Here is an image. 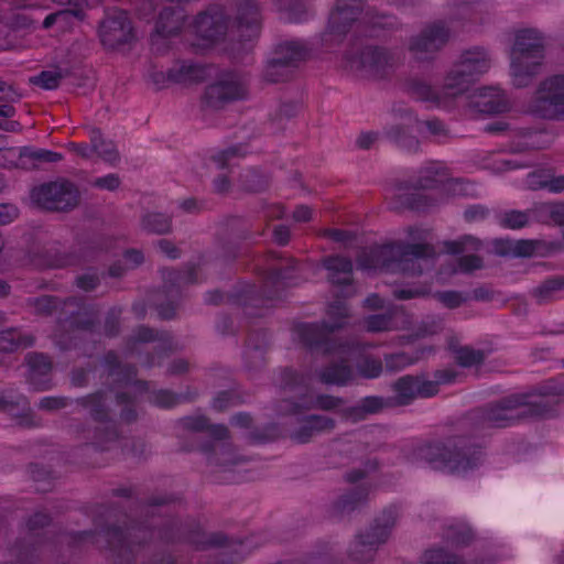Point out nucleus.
Wrapping results in <instances>:
<instances>
[{
    "mask_svg": "<svg viewBox=\"0 0 564 564\" xmlns=\"http://www.w3.org/2000/svg\"><path fill=\"white\" fill-rule=\"evenodd\" d=\"M491 64L490 53L484 47L475 46L460 53L446 72L440 88L425 80L413 79L409 84V91L413 98L431 107L447 109L471 84L489 72Z\"/></svg>",
    "mask_w": 564,
    "mask_h": 564,
    "instance_id": "obj_1",
    "label": "nucleus"
},
{
    "mask_svg": "<svg viewBox=\"0 0 564 564\" xmlns=\"http://www.w3.org/2000/svg\"><path fill=\"white\" fill-rule=\"evenodd\" d=\"M335 55L340 66L359 77L382 78L394 67L393 55L369 45L361 37H317V57Z\"/></svg>",
    "mask_w": 564,
    "mask_h": 564,
    "instance_id": "obj_2",
    "label": "nucleus"
},
{
    "mask_svg": "<svg viewBox=\"0 0 564 564\" xmlns=\"http://www.w3.org/2000/svg\"><path fill=\"white\" fill-rule=\"evenodd\" d=\"M335 55L340 66L359 77L382 78L394 67L393 55L369 45L361 37H317V57Z\"/></svg>",
    "mask_w": 564,
    "mask_h": 564,
    "instance_id": "obj_3",
    "label": "nucleus"
},
{
    "mask_svg": "<svg viewBox=\"0 0 564 564\" xmlns=\"http://www.w3.org/2000/svg\"><path fill=\"white\" fill-rule=\"evenodd\" d=\"M408 459L412 464L425 463L435 470L466 476L481 464V451L464 436H452L415 446Z\"/></svg>",
    "mask_w": 564,
    "mask_h": 564,
    "instance_id": "obj_4",
    "label": "nucleus"
},
{
    "mask_svg": "<svg viewBox=\"0 0 564 564\" xmlns=\"http://www.w3.org/2000/svg\"><path fill=\"white\" fill-rule=\"evenodd\" d=\"M435 254L434 247L429 243L394 241L364 251L358 258V264L364 270L386 269L419 275L433 267Z\"/></svg>",
    "mask_w": 564,
    "mask_h": 564,
    "instance_id": "obj_5",
    "label": "nucleus"
},
{
    "mask_svg": "<svg viewBox=\"0 0 564 564\" xmlns=\"http://www.w3.org/2000/svg\"><path fill=\"white\" fill-rule=\"evenodd\" d=\"M344 325L341 322L333 324H303L299 334L305 345L323 347L325 352L334 354L339 360L332 361L319 371V380L325 384L345 386L354 378V371L348 365L358 352L359 346L330 339V334Z\"/></svg>",
    "mask_w": 564,
    "mask_h": 564,
    "instance_id": "obj_6",
    "label": "nucleus"
},
{
    "mask_svg": "<svg viewBox=\"0 0 564 564\" xmlns=\"http://www.w3.org/2000/svg\"><path fill=\"white\" fill-rule=\"evenodd\" d=\"M551 404L549 398L542 394H512L485 409L484 424L489 427H507L524 417L544 415Z\"/></svg>",
    "mask_w": 564,
    "mask_h": 564,
    "instance_id": "obj_7",
    "label": "nucleus"
},
{
    "mask_svg": "<svg viewBox=\"0 0 564 564\" xmlns=\"http://www.w3.org/2000/svg\"><path fill=\"white\" fill-rule=\"evenodd\" d=\"M447 180V167L441 162H429L419 171L416 178L410 183L398 184L391 193V208L393 209H425L432 206L431 199L417 189H433L442 187Z\"/></svg>",
    "mask_w": 564,
    "mask_h": 564,
    "instance_id": "obj_8",
    "label": "nucleus"
},
{
    "mask_svg": "<svg viewBox=\"0 0 564 564\" xmlns=\"http://www.w3.org/2000/svg\"><path fill=\"white\" fill-rule=\"evenodd\" d=\"M545 53L543 37H516L510 50V76L516 87H528L541 74Z\"/></svg>",
    "mask_w": 564,
    "mask_h": 564,
    "instance_id": "obj_9",
    "label": "nucleus"
},
{
    "mask_svg": "<svg viewBox=\"0 0 564 564\" xmlns=\"http://www.w3.org/2000/svg\"><path fill=\"white\" fill-rule=\"evenodd\" d=\"M394 122L384 129L386 137L408 151L419 149V140L411 134L413 130L421 131L425 128L437 141L449 137L445 124L438 119L420 121L410 109L399 107L393 109Z\"/></svg>",
    "mask_w": 564,
    "mask_h": 564,
    "instance_id": "obj_10",
    "label": "nucleus"
},
{
    "mask_svg": "<svg viewBox=\"0 0 564 564\" xmlns=\"http://www.w3.org/2000/svg\"><path fill=\"white\" fill-rule=\"evenodd\" d=\"M398 518L397 508L384 509L368 529L355 536L348 547V557L358 564L371 562L379 546L389 540Z\"/></svg>",
    "mask_w": 564,
    "mask_h": 564,
    "instance_id": "obj_11",
    "label": "nucleus"
},
{
    "mask_svg": "<svg viewBox=\"0 0 564 564\" xmlns=\"http://www.w3.org/2000/svg\"><path fill=\"white\" fill-rule=\"evenodd\" d=\"M311 56L312 51L301 41L284 39L270 52L262 76L269 83L286 82Z\"/></svg>",
    "mask_w": 564,
    "mask_h": 564,
    "instance_id": "obj_12",
    "label": "nucleus"
},
{
    "mask_svg": "<svg viewBox=\"0 0 564 564\" xmlns=\"http://www.w3.org/2000/svg\"><path fill=\"white\" fill-rule=\"evenodd\" d=\"M284 389L293 391L297 401L284 400L280 405L283 414H296L303 410L319 409L324 411L334 410L343 404V400L328 394L317 397L308 395L307 378L296 371L286 369L282 372Z\"/></svg>",
    "mask_w": 564,
    "mask_h": 564,
    "instance_id": "obj_13",
    "label": "nucleus"
},
{
    "mask_svg": "<svg viewBox=\"0 0 564 564\" xmlns=\"http://www.w3.org/2000/svg\"><path fill=\"white\" fill-rule=\"evenodd\" d=\"M151 536L145 527H130L126 530L113 528L98 533L95 542L106 543L116 564H131Z\"/></svg>",
    "mask_w": 564,
    "mask_h": 564,
    "instance_id": "obj_14",
    "label": "nucleus"
},
{
    "mask_svg": "<svg viewBox=\"0 0 564 564\" xmlns=\"http://www.w3.org/2000/svg\"><path fill=\"white\" fill-rule=\"evenodd\" d=\"M528 111L543 119L564 117V74L549 76L539 84Z\"/></svg>",
    "mask_w": 564,
    "mask_h": 564,
    "instance_id": "obj_15",
    "label": "nucleus"
},
{
    "mask_svg": "<svg viewBox=\"0 0 564 564\" xmlns=\"http://www.w3.org/2000/svg\"><path fill=\"white\" fill-rule=\"evenodd\" d=\"M31 202L47 210H66L75 207L79 200L76 186L68 181L50 182L34 187Z\"/></svg>",
    "mask_w": 564,
    "mask_h": 564,
    "instance_id": "obj_16",
    "label": "nucleus"
},
{
    "mask_svg": "<svg viewBox=\"0 0 564 564\" xmlns=\"http://www.w3.org/2000/svg\"><path fill=\"white\" fill-rule=\"evenodd\" d=\"M76 403L84 409H87L94 421L105 425L104 429H100L99 426L95 429L91 443L102 451L110 449L112 444L118 441V433L115 425L109 422L105 394L101 392L90 394L88 397L77 399Z\"/></svg>",
    "mask_w": 564,
    "mask_h": 564,
    "instance_id": "obj_17",
    "label": "nucleus"
},
{
    "mask_svg": "<svg viewBox=\"0 0 564 564\" xmlns=\"http://www.w3.org/2000/svg\"><path fill=\"white\" fill-rule=\"evenodd\" d=\"M365 0H337L328 15L326 30L329 35H360Z\"/></svg>",
    "mask_w": 564,
    "mask_h": 564,
    "instance_id": "obj_18",
    "label": "nucleus"
},
{
    "mask_svg": "<svg viewBox=\"0 0 564 564\" xmlns=\"http://www.w3.org/2000/svg\"><path fill=\"white\" fill-rule=\"evenodd\" d=\"M248 94V80L236 73L224 74L205 90V102L210 108H220L225 104L243 99Z\"/></svg>",
    "mask_w": 564,
    "mask_h": 564,
    "instance_id": "obj_19",
    "label": "nucleus"
},
{
    "mask_svg": "<svg viewBox=\"0 0 564 564\" xmlns=\"http://www.w3.org/2000/svg\"><path fill=\"white\" fill-rule=\"evenodd\" d=\"M164 0H139V11L147 15L154 12L159 7L161 11L155 22V35H175L186 31L188 21L184 11L176 6H164Z\"/></svg>",
    "mask_w": 564,
    "mask_h": 564,
    "instance_id": "obj_20",
    "label": "nucleus"
},
{
    "mask_svg": "<svg viewBox=\"0 0 564 564\" xmlns=\"http://www.w3.org/2000/svg\"><path fill=\"white\" fill-rule=\"evenodd\" d=\"M228 434V429L223 424L214 425L210 429L213 441L200 447L210 466L228 469L239 463L240 459L232 445L227 442Z\"/></svg>",
    "mask_w": 564,
    "mask_h": 564,
    "instance_id": "obj_21",
    "label": "nucleus"
},
{
    "mask_svg": "<svg viewBox=\"0 0 564 564\" xmlns=\"http://www.w3.org/2000/svg\"><path fill=\"white\" fill-rule=\"evenodd\" d=\"M393 397H389L393 408L411 404L416 398H431L436 394L435 383L423 377L403 376L393 384Z\"/></svg>",
    "mask_w": 564,
    "mask_h": 564,
    "instance_id": "obj_22",
    "label": "nucleus"
},
{
    "mask_svg": "<svg viewBox=\"0 0 564 564\" xmlns=\"http://www.w3.org/2000/svg\"><path fill=\"white\" fill-rule=\"evenodd\" d=\"M228 23L225 10L219 6H213L191 19L188 26L198 35H220L228 30Z\"/></svg>",
    "mask_w": 564,
    "mask_h": 564,
    "instance_id": "obj_23",
    "label": "nucleus"
},
{
    "mask_svg": "<svg viewBox=\"0 0 564 564\" xmlns=\"http://www.w3.org/2000/svg\"><path fill=\"white\" fill-rule=\"evenodd\" d=\"M470 105L479 112L496 115L509 109L506 96L494 87L479 88L473 96Z\"/></svg>",
    "mask_w": 564,
    "mask_h": 564,
    "instance_id": "obj_24",
    "label": "nucleus"
},
{
    "mask_svg": "<svg viewBox=\"0 0 564 564\" xmlns=\"http://www.w3.org/2000/svg\"><path fill=\"white\" fill-rule=\"evenodd\" d=\"M336 426L335 420L326 415H308L306 416L299 429L293 431L290 437L299 443H308L314 436L332 432Z\"/></svg>",
    "mask_w": 564,
    "mask_h": 564,
    "instance_id": "obj_25",
    "label": "nucleus"
},
{
    "mask_svg": "<svg viewBox=\"0 0 564 564\" xmlns=\"http://www.w3.org/2000/svg\"><path fill=\"white\" fill-rule=\"evenodd\" d=\"M85 21L80 10L61 9L50 13L42 22L41 28L44 31H55L58 33H73Z\"/></svg>",
    "mask_w": 564,
    "mask_h": 564,
    "instance_id": "obj_26",
    "label": "nucleus"
},
{
    "mask_svg": "<svg viewBox=\"0 0 564 564\" xmlns=\"http://www.w3.org/2000/svg\"><path fill=\"white\" fill-rule=\"evenodd\" d=\"M205 66L193 62H177L167 70V78L171 83L178 85H193L204 82L207 78Z\"/></svg>",
    "mask_w": 564,
    "mask_h": 564,
    "instance_id": "obj_27",
    "label": "nucleus"
},
{
    "mask_svg": "<svg viewBox=\"0 0 564 564\" xmlns=\"http://www.w3.org/2000/svg\"><path fill=\"white\" fill-rule=\"evenodd\" d=\"M447 37H409L408 51L416 62H431L445 47Z\"/></svg>",
    "mask_w": 564,
    "mask_h": 564,
    "instance_id": "obj_28",
    "label": "nucleus"
},
{
    "mask_svg": "<svg viewBox=\"0 0 564 564\" xmlns=\"http://www.w3.org/2000/svg\"><path fill=\"white\" fill-rule=\"evenodd\" d=\"M105 364L107 366L109 376L113 381L124 384L130 390L134 391H148V382L133 381L135 377V369L130 366H121L118 361V357L113 352H108L105 357Z\"/></svg>",
    "mask_w": 564,
    "mask_h": 564,
    "instance_id": "obj_29",
    "label": "nucleus"
},
{
    "mask_svg": "<svg viewBox=\"0 0 564 564\" xmlns=\"http://www.w3.org/2000/svg\"><path fill=\"white\" fill-rule=\"evenodd\" d=\"M132 23L126 11L111 9L106 11L104 19L99 22V35H131Z\"/></svg>",
    "mask_w": 564,
    "mask_h": 564,
    "instance_id": "obj_30",
    "label": "nucleus"
},
{
    "mask_svg": "<svg viewBox=\"0 0 564 564\" xmlns=\"http://www.w3.org/2000/svg\"><path fill=\"white\" fill-rule=\"evenodd\" d=\"M327 280L334 285H349L352 281V262L341 256H332L323 260Z\"/></svg>",
    "mask_w": 564,
    "mask_h": 564,
    "instance_id": "obj_31",
    "label": "nucleus"
},
{
    "mask_svg": "<svg viewBox=\"0 0 564 564\" xmlns=\"http://www.w3.org/2000/svg\"><path fill=\"white\" fill-rule=\"evenodd\" d=\"M235 23L238 32L260 31L261 15L254 0H238Z\"/></svg>",
    "mask_w": 564,
    "mask_h": 564,
    "instance_id": "obj_32",
    "label": "nucleus"
},
{
    "mask_svg": "<svg viewBox=\"0 0 564 564\" xmlns=\"http://www.w3.org/2000/svg\"><path fill=\"white\" fill-rule=\"evenodd\" d=\"M28 365L30 368L29 381L35 390L43 391L51 387L47 375L52 369V364L43 354L28 355Z\"/></svg>",
    "mask_w": 564,
    "mask_h": 564,
    "instance_id": "obj_33",
    "label": "nucleus"
},
{
    "mask_svg": "<svg viewBox=\"0 0 564 564\" xmlns=\"http://www.w3.org/2000/svg\"><path fill=\"white\" fill-rule=\"evenodd\" d=\"M400 28L395 18L391 15L379 14L376 12L362 13V23L360 24V35L368 33L378 34L384 32H400Z\"/></svg>",
    "mask_w": 564,
    "mask_h": 564,
    "instance_id": "obj_34",
    "label": "nucleus"
},
{
    "mask_svg": "<svg viewBox=\"0 0 564 564\" xmlns=\"http://www.w3.org/2000/svg\"><path fill=\"white\" fill-rule=\"evenodd\" d=\"M21 150L22 162L18 163V169L22 170L40 169L44 163H55L63 159L61 153L46 149L23 147Z\"/></svg>",
    "mask_w": 564,
    "mask_h": 564,
    "instance_id": "obj_35",
    "label": "nucleus"
},
{
    "mask_svg": "<svg viewBox=\"0 0 564 564\" xmlns=\"http://www.w3.org/2000/svg\"><path fill=\"white\" fill-rule=\"evenodd\" d=\"M34 337L31 334H22L15 328L0 333V351L12 352L32 346Z\"/></svg>",
    "mask_w": 564,
    "mask_h": 564,
    "instance_id": "obj_36",
    "label": "nucleus"
},
{
    "mask_svg": "<svg viewBox=\"0 0 564 564\" xmlns=\"http://www.w3.org/2000/svg\"><path fill=\"white\" fill-rule=\"evenodd\" d=\"M89 140L93 145V150L101 160L111 164L119 160V153L116 145L111 140L105 139L99 129L93 128L90 130Z\"/></svg>",
    "mask_w": 564,
    "mask_h": 564,
    "instance_id": "obj_37",
    "label": "nucleus"
},
{
    "mask_svg": "<svg viewBox=\"0 0 564 564\" xmlns=\"http://www.w3.org/2000/svg\"><path fill=\"white\" fill-rule=\"evenodd\" d=\"M221 40L220 54H226L232 59H242L253 50L251 37H217Z\"/></svg>",
    "mask_w": 564,
    "mask_h": 564,
    "instance_id": "obj_38",
    "label": "nucleus"
},
{
    "mask_svg": "<svg viewBox=\"0 0 564 564\" xmlns=\"http://www.w3.org/2000/svg\"><path fill=\"white\" fill-rule=\"evenodd\" d=\"M561 292H564V275L544 281L532 291V295L539 304H544L556 299Z\"/></svg>",
    "mask_w": 564,
    "mask_h": 564,
    "instance_id": "obj_39",
    "label": "nucleus"
},
{
    "mask_svg": "<svg viewBox=\"0 0 564 564\" xmlns=\"http://www.w3.org/2000/svg\"><path fill=\"white\" fill-rule=\"evenodd\" d=\"M163 278L167 289V294L171 297H176L178 295V289L182 285L197 282L194 269H188L184 272L166 270L163 272Z\"/></svg>",
    "mask_w": 564,
    "mask_h": 564,
    "instance_id": "obj_40",
    "label": "nucleus"
},
{
    "mask_svg": "<svg viewBox=\"0 0 564 564\" xmlns=\"http://www.w3.org/2000/svg\"><path fill=\"white\" fill-rule=\"evenodd\" d=\"M141 227L149 234L165 235L171 231L172 218L162 213H148L141 219Z\"/></svg>",
    "mask_w": 564,
    "mask_h": 564,
    "instance_id": "obj_41",
    "label": "nucleus"
},
{
    "mask_svg": "<svg viewBox=\"0 0 564 564\" xmlns=\"http://www.w3.org/2000/svg\"><path fill=\"white\" fill-rule=\"evenodd\" d=\"M367 495L368 494L365 488H355L339 497L335 503V509L340 514L349 513L366 501Z\"/></svg>",
    "mask_w": 564,
    "mask_h": 564,
    "instance_id": "obj_42",
    "label": "nucleus"
},
{
    "mask_svg": "<svg viewBox=\"0 0 564 564\" xmlns=\"http://www.w3.org/2000/svg\"><path fill=\"white\" fill-rule=\"evenodd\" d=\"M68 75L67 70L62 68L42 70L39 75L30 78V83L43 89L52 90L59 86L63 78Z\"/></svg>",
    "mask_w": 564,
    "mask_h": 564,
    "instance_id": "obj_43",
    "label": "nucleus"
},
{
    "mask_svg": "<svg viewBox=\"0 0 564 564\" xmlns=\"http://www.w3.org/2000/svg\"><path fill=\"white\" fill-rule=\"evenodd\" d=\"M192 53L197 55L220 54L221 40L217 37H186Z\"/></svg>",
    "mask_w": 564,
    "mask_h": 564,
    "instance_id": "obj_44",
    "label": "nucleus"
},
{
    "mask_svg": "<svg viewBox=\"0 0 564 564\" xmlns=\"http://www.w3.org/2000/svg\"><path fill=\"white\" fill-rule=\"evenodd\" d=\"M455 360L464 368L479 366L485 360V352L480 349L464 346L455 350Z\"/></svg>",
    "mask_w": 564,
    "mask_h": 564,
    "instance_id": "obj_45",
    "label": "nucleus"
},
{
    "mask_svg": "<svg viewBox=\"0 0 564 564\" xmlns=\"http://www.w3.org/2000/svg\"><path fill=\"white\" fill-rule=\"evenodd\" d=\"M529 213L521 210H508L498 215V224L508 229H520L529 224Z\"/></svg>",
    "mask_w": 564,
    "mask_h": 564,
    "instance_id": "obj_46",
    "label": "nucleus"
},
{
    "mask_svg": "<svg viewBox=\"0 0 564 564\" xmlns=\"http://www.w3.org/2000/svg\"><path fill=\"white\" fill-rule=\"evenodd\" d=\"M397 311L390 312L388 314H376L370 315L365 319V327L368 332L371 333H380V332H389L394 329L393 316Z\"/></svg>",
    "mask_w": 564,
    "mask_h": 564,
    "instance_id": "obj_47",
    "label": "nucleus"
},
{
    "mask_svg": "<svg viewBox=\"0 0 564 564\" xmlns=\"http://www.w3.org/2000/svg\"><path fill=\"white\" fill-rule=\"evenodd\" d=\"M333 447L339 454L349 458L358 457L366 451V446L357 437H343L334 441Z\"/></svg>",
    "mask_w": 564,
    "mask_h": 564,
    "instance_id": "obj_48",
    "label": "nucleus"
},
{
    "mask_svg": "<svg viewBox=\"0 0 564 564\" xmlns=\"http://www.w3.org/2000/svg\"><path fill=\"white\" fill-rule=\"evenodd\" d=\"M499 245L508 246V249H498L499 256L530 257L535 251V242L532 240H517Z\"/></svg>",
    "mask_w": 564,
    "mask_h": 564,
    "instance_id": "obj_49",
    "label": "nucleus"
},
{
    "mask_svg": "<svg viewBox=\"0 0 564 564\" xmlns=\"http://www.w3.org/2000/svg\"><path fill=\"white\" fill-rule=\"evenodd\" d=\"M422 561L423 564H465L456 554L442 547L427 550Z\"/></svg>",
    "mask_w": 564,
    "mask_h": 564,
    "instance_id": "obj_50",
    "label": "nucleus"
},
{
    "mask_svg": "<svg viewBox=\"0 0 564 564\" xmlns=\"http://www.w3.org/2000/svg\"><path fill=\"white\" fill-rule=\"evenodd\" d=\"M61 302L53 296L43 295L39 297L28 299L26 305L33 310L37 315H50L57 310Z\"/></svg>",
    "mask_w": 564,
    "mask_h": 564,
    "instance_id": "obj_51",
    "label": "nucleus"
},
{
    "mask_svg": "<svg viewBox=\"0 0 564 564\" xmlns=\"http://www.w3.org/2000/svg\"><path fill=\"white\" fill-rule=\"evenodd\" d=\"M446 539L453 544L465 545L474 539V533L468 525L458 523L447 528Z\"/></svg>",
    "mask_w": 564,
    "mask_h": 564,
    "instance_id": "obj_52",
    "label": "nucleus"
},
{
    "mask_svg": "<svg viewBox=\"0 0 564 564\" xmlns=\"http://www.w3.org/2000/svg\"><path fill=\"white\" fill-rule=\"evenodd\" d=\"M357 370L364 378H378L382 372V362L377 358L364 357L357 362Z\"/></svg>",
    "mask_w": 564,
    "mask_h": 564,
    "instance_id": "obj_53",
    "label": "nucleus"
},
{
    "mask_svg": "<svg viewBox=\"0 0 564 564\" xmlns=\"http://www.w3.org/2000/svg\"><path fill=\"white\" fill-rule=\"evenodd\" d=\"M361 409L366 415L379 413L386 409L393 408L389 398L382 397H366L359 401Z\"/></svg>",
    "mask_w": 564,
    "mask_h": 564,
    "instance_id": "obj_54",
    "label": "nucleus"
},
{
    "mask_svg": "<svg viewBox=\"0 0 564 564\" xmlns=\"http://www.w3.org/2000/svg\"><path fill=\"white\" fill-rule=\"evenodd\" d=\"M137 37H100L101 45L110 52L127 53L135 42Z\"/></svg>",
    "mask_w": 564,
    "mask_h": 564,
    "instance_id": "obj_55",
    "label": "nucleus"
},
{
    "mask_svg": "<svg viewBox=\"0 0 564 564\" xmlns=\"http://www.w3.org/2000/svg\"><path fill=\"white\" fill-rule=\"evenodd\" d=\"M28 408L26 399L21 395H0V411L14 414L15 410H25Z\"/></svg>",
    "mask_w": 564,
    "mask_h": 564,
    "instance_id": "obj_56",
    "label": "nucleus"
},
{
    "mask_svg": "<svg viewBox=\"0 0 564 564\" xmlns=\"http://www.w3.org/2000/svg\"><path fill=\"white\" fill-rule=\"evenodd\" d=\"M434 297L447 308L459 307L467 301V296L458 291L437 292Z\"/></svg>",
    "mask_w": 564,
    "mask_h": 564,
    "instance_id": "obj_57",
    "label": "nucleus"
},
{
    "mask_svg": "<svg viewBox=\"0 0 564 564\" xmlns=\"http://www.w3.org/2000/svg\"><path fill=\"white\" fill-rule=\"evenodd\" d=\"M480 246L481 242L478 239L471 236H466L459 240L448 242L447 251L451 253H462L465 251L478 250Z\"/></svg>",
    "mask_w": 564,
    "mask_h": 564,
    "instance_id": "obj_58",
    "label": "nucleus"
},
{
    "mask_svg": "<svg viewBox=\"0 0 564 564\" xmlns=\"http://www.w3.org/2000/svg\"><path fill=\"white\" fill-rule=\"evenodd\" d=\"M150 402L161 408H171L177 404L181 400V397L174 394L169 390H158L153 391L149 395Z\"/></svg>",
    "mask_w": 564,
    "mask_h": 564,
    "instance_id": "obj_59",
    "label": "nucleus"
},
{
    "mask_svg": "<svg viewBox=\"0 0 564 564\" xmlns=\"http://www.w3.org/2000/svg\"><path fill=\"white\" fill-rule=\"evenodd\" d=\"M462 373L455 370L454 368H445L436 370L434 373V380H429L432 383H435L436 394L440 391V386L442 384H451L458 381Z\"/></svg>",
    "mask_w": 564,
    "mask_h": 564,
    "instance_id": "obj_60",
    "label": "nucleus"
},
{
    "mask_svg": "<svg viewBox=\"0 0 564 564\" xmlns=\"http://www.w3.org/2000/svg\"><path fill=\"white\" fill-rule=\"evenodd\" d=\"M242 402L241 398L230 391L219 392L213 401V408L217 411H224L230 406L238 405Z\"/></svg>",
    "mask_w": 564,
    "mask_h": 564,
    "instance_id": "obj_61",
    "label": "nucleus"
},
{
    "mask_svg": "<svg viewBox=\"0 0 564 564\" xmlns=\"http://www.w3.org/2000/svg\"><path fill=\"white\" fill-rule=\"evenodd\" d=\"M535 174L530 175L529 185L532 188L546 187L550 192L553 193H560L564 191V175L539 182H535Z\"/></svg>",
    "mask_w": 564,
    "mask_h": 564,
    "instance_id": "obj_62",
    "label": "nucleus"
},
{
    "mask_svg": "<svg viewBox=\"0 0 564 564\" xmlns=\"http://www.w3.org/2000/svg\"><path fill=\"white\" fill-rule=\"evenodd\" d=\"M247 153L242 147L228 148L213 158L218 169H225L235 158L245 156Z\"/></svg>",
    "mask_w": 564,
    "mask_h": 564,
    "instance_id": "obj_63",
    "label": "nucleus"
},
{
    "mask_svg": "<svg viewBox=\"0 0 564 564\" xmlns=\"http://www.w3.org/2000/svg\"><path fill=\"white\" fill-rule=\"evenodd\" d=\"M22 162L21 148L0 149V166L18 167V163Z\"/></svg>",
    "mask_w": 564,
    "mask_h": 564,
    "instance_id": "obj_64",
    "label": "nucleus"
}]
</instances>
